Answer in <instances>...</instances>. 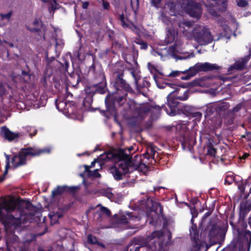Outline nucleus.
I'll return each instance as SVG.
<instances>
[{"label":"nucleus","instance_id":"obj_9","mask_svg":"<svg viewBox=\"0 0 251 251\" xmlns=\"http://www.w3.org/2000/svg\"><path fill=\"white\" fill-rule=\"evenodd\" d=\"M212 3L206 5L209 13L213 16L218 15L216 10L219 11H225L227 6V0H211Z\"/></svg>","mask_w":251,"mask_h":251},{"label":"nucleus","instance_id":"obj_27","mask_svg":"<svg viewBox=\"0 0 251 251\" xmlns=\"http://www.w3.org/2000/svg\"><path fill=\"white\" fill-rule=\"evenodd\" d=\"M176 128L177 130H179L181 133L186 131V126L184 124H178L176 126Z\"/></svg>","mask_w":251,"mask_h":251},{"label":"nucleus","instance_id":"obj_15","mask_svg":"<svg viewBox=\"0 0 251 251\" xmlns=\"http://www.w3.org/2000/svg\"><path fill=\"white\" fill-rule=\"evenodd\" d=\"M76 111V107L73 101H68L67 107L64 110V114L67 117L74 118L73 115H75Z\"/></svg>","mask_w":251,"mask_h":251},{"label":"nucleus","instance_id":"obj_48","mask_svg":"<svg viewBox=\"0 0 251 251\" xmlns=\"http://www.w3.org/2000/svg\"><path fill=\"white\" fill-rule=\"evenodd\" d=\"M196 116H199V117H201V113H200V112H197L196 113Z\"/></svg>","mask_w":251,"mask_h":251},{"label":"nucleus","instance_id":"obj_1","mask_svg":"<svg viewBox=\"0 0 251 251\" xmlns=\"http://www.w3.org/2000/svg\"><path fill=\"white\" fill-rule=\"evenodd\" d=\"M126 150H112L100 155L99 160L107 162L111 160L115 166L111 169V173L117 180L122 179V176L127 173L138 170L147 175L148 167L141 163V156L136 155L131 159L126 152Z\"/></svg>","mask_w":251,"mask_h":251},{"label":"nucleus","instance_id":"obj_42","mask_svg":"<svg viewBox=\"0 0 251 251\" xmlns=\"http://www.w3.org/2000/svg\"><path fill=\"white\" fill-rule=\"evenodd\" d=\"M109 98H108V97H107L105 98V104H106V106H107V109H108V110H110V108H109V107L108 106V102H109Z\"/></svg>","mask_w":251,"mask_h":251},{"label":"nucleus","instance_id":"obj_22","mask_svg":"<svg viewBox=\"0 0 251 251\" xmlns=\"http://www.w3.org/2000/svg\"><path fill=\"white\" fill-rule=\"evenodd\" d=\"M99 208V212L100 214L105 215L107 216H109L110 215V211L106 207L99 205L98 206Z\"/></svg>","mask_w":251,"mask_h":251},{"label":"nucleus","instance_id":"obj_58","mask_svg":"<svg viewBox=\"0 0 251 251\" xmlns=\"http://www.w3.org/2000/svg\"><path fill=\"white\" fill-rule=\"evenodd\" d=\"M38 22L37 21H34V24H36V23H37Z\"/></svg>","mask_w":251,"mask_h":251},{"label":"nucleus","instance_id":"obj_53","mask_svg":"<svg viewBox=\"0 0 251 251\" xmlns=\"http://www.w3.org/2000/svg\"><path fill=\"white\" fill-rule=\"evenodd\" d=\"M50 0V1L54 3L55 4H56V0Z\"/></svg>","mask_w":251,"mask_h":251},{"label":"nucleus","instance_id":"obj_61","mask_svg":"<svg viewBox=\"0 0 251 251\" xmlns=\"http://www.w3.org/2000/svg\"><path fill=\"white\" fill-rule=\"evenodd\" d=\"M250 192L251 193V188H250Z\"/></svg>","mask_w":251,"mask_h":251},{"label":"nucleus","instance_id":"obj_44","mask_svg":"<svg viewBox=\"0 0 251 251\" xmlns=\"http://www.w3.org/2000/svg\"><path fill=\"white\" fill-rule=\"evenodd\" d=\"M4 90L2 89V87L1 86V85H0V95H1L2 94H4Z\"/></svg>","mask_w":251,"mask_h":251},{"label":"nucleus","instance_id":"obj_3","mask_svg":"<svg viewBox=\"0 0 251 251\" xmlns=\"http://www.w3.org/2000/svg\"><path fill=\"white\" fill-rule=\"evenodd\" d=\"M177 32L173 27H169L168 29L166 42L167 43H171L175 41L174 45L169 48L164 49L152 50L151 53L153 56H159L160 59L166 60L170 55L175 57L176 53H183L184 52V45L181 39L176 38Z\"/></svg>","mask_w":251,"mask_h":251},{"label":"nucleus","instance_id":"obj_31","mask_svg":"<svg viewBox=\"0 0 251 251\" xmlns=\"http://www.w3.org/2000/svg\"><path fill=\"white\" fill-rule=\"evenodd\" d=\"M214 110V108L212 105H209L206 107L205 112L207 115H210L211 113H213Z\"/></svg>","mask_w":251,"mask_h":251},{"label":"nucleus","instance_id":"obj_8","mask_svg":"<svg viewBox=\"0 0 251 251\" xmlns=\"http://www.w3.org/2000/svg\"><path fill=\"white\" fill-rule=\"evenodd\" d=\"M220 68V66L216 64H212L208 62L198 63L194 66L190 67L188 71L191 76H194L200 72L217 70Z\"/></svg>","mask_w":251,"mask_h":251},{"label":"nucleus","instance_id":"obj_21","mask_svg":"<svg viewBox=\"0 0 251 251\" xmlns=\"http://www.w3.org/2000/svg\"><path fill=\"white\" fill-rule=\"evenodd\" d=\"M5 157H6L5 169V171H4V172L3 173V175H2V176H1L0 177V182H2L5 179V176L7 174L8 168L9 167V163H10L9 156L7 155V154H6L5 153Z\"/></svg>","mask_w":251,"mask_h":251},{"label":"nucleus","instance_id":"obj_14","mask_svg":"<svg viewBox=\"0 0 251 251\" xmlns=\"http://www.w3.org/2000/svg\"><path fill=\"white\" fill-rule=\"evenodd\" d=\"M1 134L9 141H12L19 136V134L10 131L6 127L1 128Z\"/></svg>","mask_w":251,"mask_h":251},{"label":"nucleus","instance_id":"obj_34","mask_svg":"<svg viewBox=\"0 0 251 251\" xmlns=\"http://www.w3.org/2000/svg\"><path fill=\"white\" fill-rule=\"evenodd\" d=\"M180 73V72L178 71H173L168 75V76L171 77H175L178 76Z\"/></svg>","mask_w":251,"mask_h":251},{"label":"nucleus","instance_id":"obj_56","mask_svg":"<svg viewBox=\"0 0 251 251\" xmlns=\"http://www.w3.org/2000/svg\"><path fill=\"white\" fill-rule=\"evenodd\" d=\"M38 251H45L44 249H39Z\"/></svg>","mask_w":251,"mask_h":251},{"label":"nucleus","instance_id":"obj_23","mask_svg":"<svg viewBox=\"0 0 251 251\" xmlns=\"http://www.w3.org/2000/svg\"><path fill=\"white\" fill-rule=\"evenodd\" d=\"M66 190L65 186H58L55 189L52 191V195L54 196L63 193Z\"/></svg>","mask_w":251,"mask_h":251},{"label":"nucleus","instance_id":"obj_17","mask_svg":"<svg viewBox=\"0 0 251 251\" xmlns=\"http://www.w3.org/2000/svg\"><path fill=\"white\" fill-rule=\"evenodd\" d=\"M63 214V211L61 209H54L52 212H50L49 216L50 219L51 224H55L58 221V219L61 218Z\"/></svg>","mask_w":251,"mask_h":251},{"label":"nucleus","instance_id":"obj_37","mask_svg":"<svg viewBox=\"0 0 251 251\" xmlns=\"http://www.w3.org/2000/svg\"><path fill=\"white\" fill-rule=\"evenodd\" d=\"M56 41V46H61L63 44V42L61 40H57L56 39H54Z\"/></svg>","mask_w":251,"mask_h":251},{"label":"nucleus","instance_id":"obj_30","mask_svg":"<svg viewBox=\"0 0 251 251\" xmlns=\"http://www.w3.org/2000/svg\"><path fill=\"white\" fill-rule=\"evenodd\" d=\"M103 194L111 201L113 200L114 195L109 190L105 191Z\"/></svg>","mask_w":251,"mask_h":251},{"label":"nucleus","instance_id":"obj_6","mask_svg":"<svg viewBox=\"0 0 251 251\" xmlns=\"http://www.w3.org/2000/svg\"><path fill=\"white\" fill-rule=\"evenodd\" d=\"M193 23L182 20L178 23L179 31L188 39H192L198 30V25L193 28Z\"/></svg>","mask_w":251,"mask_h":251},{"label":"nucleus","instance_id":"obj_43","mask_svg":"<svg viewBox=\"0 0 251 251\" xmlns=\"http://www.w3.org/2000/svg\"><path fill=\"white\" fill-rule=\"evenodd\" d=\"M153 205H155L156 207H158L159 208V210H161V206L160 205V204L158 203V202H155L154 203H153Z\"/></svg>","mask_w":251,"mask_h":251},{"label":"nucleus","instance_id":"obj_25","mask_svg":"<svg viewBox=\"0 0 251 251\" xmlns=\"http://www.w3.org/2000/svg\"><path fill=\"white\" fill-rule=\"evenodd\" d=\"M12 15V11H9L7 13H6V14L0 13V16L1 19L2 20L6 19L7 21H9L10 19V18H11Z\"/></svg>","mask_w":251,"mask_h":251},{"label":"nucleus","instance_id":"obj_40","mask_svg":"<svg viewBox=\"0 0 251 251\" xmlns=\"http://www.w3.org/2000/svg\"><path fill=\"white\" fill-rule=\"evenodd\" d=\"M148 68L149 69L151 72L153 69H154V67L150 63H149L148 64Z\"/></svg>","mask_w":251,"mask_h":251},{"label":"nucleus","instance_id":"obj_18","mask_svg":"<svg viewBox=\"0 0 251 251\" xmlns=\"http://www.w3.org/2000/svg\"><path fill=\"white\" fill-rule=\"evenodd\" d=\"M56 108L64 113L66 107H67L68 102L66 100H61L57 99L55 101Z\"/></svg>","mask_w":251,"mask_h":251},{"label":"nucleus","instance_id":"obj_24","mask_svg":"<svg viewBox=\"0 0 251 251\" xmlns=\"http://www.w3.org/2000/svg\"><path fill=\"white\" fill-rule=\"evenodd\" d=\"M119 20L121 22V24L124 27H127L129 26L127 19L125 18L123 14L120 15Z\"/></svg>","mask_w":251,"mask_h":251},{"label":"nucleus","instance_id":"obj_62","mask_svg":"<svg viewBox=\"0 0 251 251\" xmlns=\"http://www.w3.org/2000/svg\"><path fill=\"white\" fill-rule=\"evenodd\" d=\"M192 229L194 230L193 227H192Z\"/></svg>","mask_w":251,"mask_h":251},{"label":"nucleus","instance_id":"obj_7","mask_svg":"<svg viewBox=\"0 0 251 251\" xmlns=\"http://www.w3.org/2000/svg\"><path fill=\"white\" fill-rule=\"evenodd\" d=\"M194 37L201 45H205L211 42L213 39L209 30L205 27L198 25V30Z\"/></svg>","mask_w":251,"mask_h":251},{"label":"nucleus","instance_id":"obj_60","mask_svg":"<svg viewBox=\"0 0 251 251\" xmlns=\"http://www.w3.org/2000/svg\"><path fill=\"white\" fill-rule=\"evenodd\" d=\"M120 100H122L123 98L122 97H120Z\"/></svg>","mask_w":251,"mask_h":251},{"label":"nucleus","instance_id":"obj_5","mask_svg":"<svg viewBox=\"0 0 251 251\" xmlns=\"http://www.w3.org/2000/svg\"><path fill=\"white\" fill-rule=\"evenodd\" d=\"M52 147H48L43 149L37 148H27L21 150L18 155L13 157L11 163L16 168L24 165L25 163L26 158L28 156H36L41 154L49 153L52 150Z\"/></svg>","mask_w":251,"mask_h":251},{"label":"nucleus","instance_id":"obj_51","mask_svg":"<svg viewBox=\"0 0 251 251\" xmlns=\"http://www.w3.org/2000/svg\"><path fill=\"white\" fill-rule=\"evenodd\" d=\"M248 156V154H244L243 156H242V158H246L247 156Z\"/></svg>","mask_w":251,"mask_h":251},{"label":"nucleus","instance_id":"obj_13","mask_svg":"<svg viewBox=\"0 0 251 251\" xmlns=\"http://www.w3.org/2000/svg\"><path fill=\"white\" fill-rule=\"evenodd\" d=\"M151 107L148 104H142L136 107V113L139 119H143L151 110Z\"/></svg>","mask_w":251,"mask_h":251},{"label":"nucleus","instance_id":"obj_19","mask_svg":"<svg viewBox=\"0 0 251 251\" xmlns=\"http://www.w3.org/2000/svg\"><path fill=\"white\" fill-rule=\"evenodd\" d=\"M210 79L207 77H203L200 79L196 82L197 85L203 87H209L211 86L210 82Z\"/></svg>","mask_w":251,"mask_h":251},{"label":"nucleus","instance_id":"obj_55","mask_svg":"<svg viewBox=\"0 0 251 251\" xmlns=\"http://www.w3.org/2000/svg\"><path fill=\"white\" fill-rule=\"evenodd\" d=\"M131 150H132V147L129 148L128 149V152H130V151H131Z\"/></svg>","mask_w":251,"mask_h":251},{"label":"nucleus","instance_id":"obj_59","mask_svg":"<svg viewBox=\"0 0 251 251\" xmlns=\"http://www.w3.org/2000/svg\"><path fill=\"white\" fill-rule=\"evenodd\" d=\"M43 2H46L47 1V0H41Z\"/></svg>","mask_w":251,"mask_h":251},{"label":"nucleus","instance_id":"obj_2","mask_svg":"<svg viewBox=\"0 0 251 251\" xmlns=\"http://www.w3.org/2000/svg\"><path fill=\"white\" fill-rule=\"evenodd\" d=\"M23 204L14 199H0V219L7 232H13L21 226L22 223L29 221L34 215L33 212L27 213L30 203L26 204L25 210L21 208Z\"/></svg>","mask_w":251,"mask_h":251},{"label":"nucleus","instance_id":"obj_47","mask_svg":"<svg viewBox=\"0 0 251 251\" xmlns=\"http://www.w3.org/2000/svg\"><path fill=\"white\" fill-rule=\"evenodd\" d=\"M221 107H223V108H225V109H226V108H228V104L227 103H224L223 106H221Z\"/></svg>","mask_w":251,"mask_h":251},{"label":"nucleus","instance_id":"obj_4","mask_svg":"<svg viewBox=\"0 0 251 251\" xmlns=\"http://www.w3.org/2000/svg\"><path fill=\"white\" fill-rule=\"evenodd\" d=\"M180 4H175L169 1L166 5L165 8L169 9L168 13L170 15L176 16L178 13L179 8L185 11L191 17L199 18L202 14L201 5L199 3H195L192 0H181Z\"/></svg>","mask_w":251,"mask_h":251},{"label":"nucleus","instance_id":"obj_26","mask_svg":"<svg viewBox=\"0 0 251 251\" xmlns=\"http://www.w3.org/2000/svg\"><path fill=\"white\" fill-rule=\"evenodd\" d=\"M237 5L239 7H244L248 5V2L247 0H235Z\"/></svg>","mask_w":251,"mask_h":251},{"label":"nucleus","instance_id":"obj_12","mask_svg":"<svg viewBox=\"0 0 251 251\" xmlns=\"http://www.w3.org/2000/svg\"><path fill=\"white\" fill-rule=\"evenodd\" d=\"M162 235V232L160 231H154L151 235L147 237V245L151 248L155 247L156 246L155 243L158 241Z\"/></svg>","mask_w":251,"mask_h":251},{"label":"nucleus","instance_id":"obj_38","mask_svg":"<svg viewBox=\"0 0 251 251\" xmlns=\"http://www.w3.org/2000/svg\"><path fill=\"white\" fill-rule=\"evenodd\" d=\"M103 7L104 9H108L109 7V3L104 0H103Z\"/></svg>","mask_w":251,"mask_h":251},{"label":"nucleus","instance_id":"obj_29","mask_svg":"<svg viewBox=\"0 0 251 251\" xmlns=\"http://www.w3.org/2000/svg\"><path fill=\"white\" fill-rule=\"evenodd\" d=\"M87 240H88V243L92 244H96L97 243V238L95 236H93L92 235H89L88 236Z\"/></svg>","mask_w":251,"mask_h":251},{"label":"nucleus","instance_id":"obj_49","mask_svg":"<svg viewBox=\"0 0 251 251\" xmlns=\"http://www.w3.org/2000/svg\"><path fill=\"white\" fill-rule=\"evenodd\" d=\"M131 74H132L133 77H134L136 82H137V78L135 77V75H134V73L133 72H132Z\"/></svg>","mask_w":251,"mask_h":251},{"label":"nucleus","instance_id":"obj_11","mask_svg":"<svg viewBox=\"0 0 251 251\" xmlns=\"http://www.w3.org/2000/svg\"><path fill=\"white\" fill-rule=\"evenodd\" d=\"M140 218L137 216L131 215L130 213H127L126 216L123 215L118 220V223L120 224H128V226L131 228H135L136 226L138 224Z\"/></svg>","mask_w":251,"mask_h":251},{"label":"nucleus","instance_id":"obj_57","mask_svg":"<svg viewBox=\"0 0 251 251\" xmlns=\"http://www.w3.org/2000/svg\"><path fill=\"white\" fill-rule=\"evenodd\" d=\"M99 245L100 246L102 247H104V245H103L102 244H101V243H99Z\"/></svg>","mask_w":251,"mask_h":251},{"label":"nucleus","instance_id":"obj_10","mask_svg":"<svg viewBox=\"0 0 251 251\" xmlns=\"http://www.w3.org/2000/svg\"><path fill=\"white\" fill-rule=\"evenodd\" d=\"M176 91V90H175L168 96L167 106L165 107L166 113L171 116H174L177 113L178 101L176 99L172 97V94L175 92Z\"/></svg>","mask_w":251,"mask_h":251},{"label":"nucleus","instance_id":"obj_54","mask_svg":"<svg viewBox=\"0 0 251 251\" xmlns=\"http://www.w3.org/2000/svg\"><path fill=\"white\" fill-rule=\"evenodd\" d=\"M182 145L183 146H186V142H185V141H184V142H182Z\"/></svg>","mask_w":251,"mask_h":251},{"label":"nucleus","instance_id":"obj_45","mask_svg":"<svg viewBox=\"0 0 251 251\" xmlns=\"http://www.w3.org/2000/svg\"><path fill=\"white\" fill-rule=\"evenodd\" d=\"M4 42L7 43L11 47H14V45H13V44L12 43L7 42L6 41H4Z\"/></svg>","mask_w":251,"mask_h":251},{"label":"nucleus","instance_id":"obj_52","mask_svg":"<svg viewBox=\"0 0 251 251\" xmlns=\"http://www.w3.org/2000/svg\"><path fill=\"white\" fill-rule=\"evenodd\" d=\"M44 38L45 39H48V35H47V33H46V34H45V35H44Z\"/></svg>","mask_w":251,"mask_h":251},{"label":"nucleus","instance_id":"obj_41","mask_svg":"<svg viewBox=\"0 0 251 251\" xmlns=\"http://www.w3.org/2000/svg\"><path fill=\"white\" fill-rule=\"evenodd\" d=\"M241 108V105H238L236 107H235L233 109L234 112H237Z\"/></svg>","mask_w":251,"mask_h":251},{"label":"nucleus","instance_id":"obj_36","mask_svg":"<svg viewBox=\"0 0 251 251\" xmlns=\"http://www.w3.org/2000/svg\"><path fill=\"white\" fill-rule=\"evenodd\" d=\"M140 45H141V48L142 49H146L148 47L147 44L145 42H141L140 43Z\"/></svg>","mask_w":251,"mask_h":251},{"label":"nucleus","instance_id":"obj_46","mask_svg":"<svg viewBox=\"0 0 251 251\" xmlns=\"http://www.w3.org/2000/svg\"><path fill=\"white\" fill-rule=\"evenodd\" d=\"M96 162H97V161H96V160H95L94 161H93L91 163V165H90V166H88V167H89V168H90V167H94V165H95V164L96 163Z\"/></svg>","mask_w":251,"mask_h":251},{"label":"nucleus","instance_id":"obj_39","mask_svg":"<svg viewBox=\"0 0 251 251\" xmlns=\"http://www.w3.org/2000/svg\"><path fill=\"white\" fill-rule=\"evenodd\" d=\"M88 5H89V3L88 2H87V1L84 2L82 4V7L84 9H86L88 6Z\"/></svg>","mask_w":251,"mask_h":251},{"label":"nucleus","instance_id":"obj_33","mask_svg":"<svg viewBox=\"0 0 251 251\" xmlns=\"http://www.w3.org/2000/svg\"><path fill=\"white\" fill-rule=\"evenodd\" d=\"M215 152L216 151L213 148H209L207 151V153L211 156H214Z\"/></svg>","mask_w":251,"mask_h":251},{"label":"nucleus","instance_id":"obj_50","mask_svg":"<svg viewBox=\"0 0 251 251\" xmlns=\"http://www.w3.org/2000/svg\"><path fill=\"white\" fill-rule=\"evenodd\" d=\"M167 86L172 88L173 86H175V85L173 84H168Z\"/></svg>","mask_w":251,"mask_h":251},{"label":"nucleus","instance_id":"obj_20","mask_svg":"<svg viewBox=\"0 0 251 251\" xmlns=\"http://www.w3.org/2000/svg\"><path fill=\"white\" fill-rule=\"evenodd\" d=\"M85 173L89 176H92L96 177H100V175L98 173V169H95L94 171H91L89 170V167L88 166H84Z\"/></svg>","mask_w":251,"mask_h":251},{"label":"nucleus","instance_id":"obj_35","mask_svg":"<svg viewBox=\"0 0 251 251\" xmlns=\"http://www.w3.org/2000/svg\"><path fill=\"white\" fill-rule=\"evenodd\" d=\"M160 2V0H151V2L152 4L155 7L158 6Z\"/></svg>","mask_w":251,"mask_h":251},{"label":"nucleus","instance_id":"obj_28","mask_svg":"<svg viewBox=\"0 0 251 251\" xmlns=\"http://www.w3.org/2000/svg\"><path fill=\"white\" fill-rule=\"evenodd\" d=\"M159 19L164 23L169 25L170 23V20L168 19V17L164 15L163 13H162L160 16L159 17Z\"/></svg>","mask_w":251,"mask_h":251},{"label":"nucleus","instance_id":"obj_32","mask_svg":"<svg viewBox=\"0 0 251 251\" xmlns=\"http://www.w3.org/2000/svg\"><path fill=\"white\" fill-rule=\"evenodd\" d=\"M195 56V55L192 52L189 55L185 56V57H182L181 56H178L176 57L177 59H187V58H191V57H193Z\"/></svg>","mask_w":251,"mask_h":251},{"label":"nucleus","instance_id":"obj_16","mask_svg":"<svg viewBox=\"0 0 251 251\" xmlns=\"http://www.w3.org/2000/svg\"><path fill=\"white\" fill-rule=\"evenodd\" d=\"M250 58V56H246L243 58L238 60L230 69H235L237 70H242L245 68L246 64Z\"/></svg>","mask_w":251,"mask_h":251}]
</instances>
